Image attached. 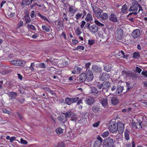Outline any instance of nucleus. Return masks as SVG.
Returning <instances> with one entry per match:
<instances>
[{"label": "nucleus", "instance_id": "obj_1", "mask_svg": "<svg viewBox=\"0 0 147 147\" xmlns=\"http://www.w3.org/2000/svg\"><path fill=\"white\" fill-rule=\"evenodd\" d=\"M110 84L108 81H105L101 83H98L97 87L99 89H102L103 92H107L108 91V88L110 87Z\"/></svg>", "mask_w": 147, "mask_h": 147}, {"label": "nucleus", "instance_id": "obj_2", "mask_svg": "<svg viewBox=\"0 0 147 147\" xmlns=\"http://www.w3.org/2000/svg\"><path fill=\"white\" fill-rule=\"evenodd\" d=\"M115 140L113 138L109 137L105 139L103 142V145L104 146L107 147H110L113 144Z\"/></svg>", "mask_w": 147, "mask_h": 147}, {"label": "nucleus", "instance_id": "obj_3", "mask_svg": "<svg viewBox=\"0 0 147 147\" xmlns=\"http://www.w3.org/2000/svg\"><path fill=\"white\" fill-rule=\"evenodd\" d=\"M129 10V11H132V13L129 14V16L131 15L132 14H134L135 15H137L138 13L137 3H136L134 4L131 5L130 7Z\"/></svg>", "mask_w": 147, "mask_h": 147}, {"label": "nucleus", "instance_id": "obj_4", "mask_svg": "<svg viewBox=\"0 0 147 147\" xmlns=\"http://www.w3.org/2000/svg\"><path fill=\"white\" fill-rule=\"evenodd\" d=\"M117 123L115 122H113L111 123L109 126L110 131L113 133L116 132L117 130Z\"/></svg>", "mask_w": 147, "mask_h": 147}, {"label": "nucleus", "instance_id": "obj_5", "mask_svg": "<svg viewBox=\"0 0 147 147\" xmlns=\"http://www.w3.org/2000/svg\"><path fill=\"white\" fill-rule=\"evenodd\" d=\"M79 98L78 97L72 98L67 97L65 98V102L67 105H70L72 103L76 102L78 100Z\"/></svg>", "mask_w": 147, "mask_h": 147}, {"label": "nucleus", "instance_id": "obj_6", "mask_svg": "<svg viewBox=\"0 0 147 147\" xmlns=\"http://www.w3.org/2000/svg\"><path fill=\"white\" fill-rule=\"evenodd\" d=\"M116 34V39L118 40H121L123 38V30L121 28H117Z\"/></svg>", "mask_w": 147, "mask_h": 147}, {"label": "nucleus", "instance_id": "obj_7", "mask_svg": "<svg viewBox=\"0 0 147 147\" xmlns=\"http://www.w3.org/2000/svg\"><path fill=\"white\" fill-rule=\"evenodd\" d=\"M92 72V71L89 69L86 70L85 75L88 80L91 81L93 79L94 76Z\"/></svg>", "mask_w": 147, "mask_h": 147}, {"label": "nucleus", "instance_id": "obj_8", "mask_svg": "<svg viewBox=\"0 0 147 147\" xmlns=\"http://www.w3.org/2000/svg\"><path fill=\"white\" fill-rule=\"evenodd\" d=\"M109 74L107 73H103L100 74L99 78L100 80L102 81H105L109 78Z\"/></svg>", "mask_w": 147, "mask_h": 147}, {"label": "nucleus", "instance_id": "obj_9", "mask_svg": "<svg viewBox=\"0 0 147 147\" xmlns=\"http://www.w3.org/2000/svg\"><path fill=\"white\" fill-rule=\"evenodd\" d=\"M117 126L119 132L120 134H122L124 129V124L121 122H118L117 123Z\"/></svg>", "mask_w": 147, "mask_h": 147}, {"label": "nucleus", "instance_id": "obj_10", "mask_svg": "<svg viewBox=\"0 0 147 147\" xmlns=\"http://www.w3.org/2000/svg\"><path fill=\"white\" fill-rule=\"evenodd\" d=\"M92 70L93 73H100L102 71L100 67L96 65H93L92 66Z\"/></svg>", "mask_w": 147, "mask_h": 147}, {"label": "nucleus", "instance_id": "obj_11", "mask_svg": "<svg viewBox=\"0 0 147 147\" xmlns=\"http://www.w3.org/2000/svg\"><path fill=\"white\" fill-rule=\"evenodd\" d=\"M86 103L88 105H91L94 103V100L93 97L88 96L85 100Z\"/></svg>", "mask_w": 147, "mask_h": 147}, {"label": "nucleus", "instance_id": "obj_12", "mask_svg": "<svg viewBox=\"0 0 147 147\" xmlns=\"http://www.w3.org/2000/svg\"><path fill=\"white\" fill-rule=\"evenodd\" d=\"M140 33V30L139 29H136L133 31L131 35L134 38H136L139 36Z\"/></svg>", "mask_w": 147, "mask_h": 147}, {"label": "nucleus", "instance_id": "obj_13", "mask_svg": "<svg viewBox=\"0 0 147 147\" xmlns=\"http://www.w3.org/2000/svg\"><path fill=\"white\" fill-rule=\"evenodd\" d=\"M98 29V26L95 24H93L90 26L89 31L92 33L97 32Z\"/></svg>", "mask_w": 147, "mask_h": 147}, {"label": "nucleus", "instance_id": "obj_14", "mask_svg": "<svg viewBox=\"0 0 147 147\" xmlns=\"http://www.w3.org/2000/svg\"><path fill=\"white\" fill-rule=\"evenodd\" d=\"M7 94L9 97V99L10 100H12V99L15 98L18 96L17 93L14 92H10Z\"/></svg>", "mask_w": 147, "mask_h": 147}, {"label": "nucleus", "instance_id": "obj_15", "mask_svg": "<svg viewBox=\"0 0 147 147\" xmlns=\"http://www.w3.org/2000/svg\"><path fill=\"white\" fill-rule=\"evenodd\" d=\"M91 92L93 95L95 96L100 95L101 93L100 91L98 90L95 87L91 88Z\"/></svg>", "mask_w": 147, "mask_h": 147}, {"label": "nucleus", "instance_id": "obj_16", "mask_svg": "<svg viewBox=\"0 0 147 147\" xmlns=\"http://www.w3.org/2000/svg\"><path fill=\"white\" fill-rule=\"evenodd\" d=\"M110 20L113 22H118L117 18L116 15L112 13L109 16Z\"/></svg>", "mask_w": 147, "mask_h": 147}, {"label": "nucleus", "instance_id": "obj_17", "mask_svg": "<svg viewBox=\"0 0 147 147\" xmlns=\"http://www.w3.org/2000/svg\"><path fill=\"white\" fill-rule=\"evenodd\" d=\"M86 79H87V78L84 73H82L79 76V80L81 82H84L85 81Z\"/></svg>", "mask_w": 147, "mask_h": 147}, {"label": "nucleus", "instance_id": "obj_18", "mask_svg": "<svg viewBox=\"0 0 147 147\" xmlns=\"http://www.w3.org/2000/svg\"><path fill=\"white\" fill-rule=\"evenodd\" d=\"M104 70L107 72H109L112 69L111 65L110 64H106L104 66Z\"/></svg>", "mask_w": 147, "mask_h": 147}, {"label": "nucleus", "instance_id": "obj_19", "mask_svg": "<svg viewBox=\"0 0 147 147\" xmlns=\"http://www.w3.org/2000/svg\"><path fill=\"white\" fill-rule=\"evenodd\" d=\"M63 114L65 115L66 118H70L75 115V114L71 111L64 113Z\"/></svg>", "mask_w": 147, "mask_h": 147}, {"label": "nucleus", "instance_id": "obj_20", "mask_svg": "<svg viewBox=\"0 0 147 147\" xmlns=\"http://www.w3.org/2000/svg\"><path fill=\"white\" fill-rule=\"evenodd\" d=\"M117 87L115 94H121L123 89V87L120 86H118Z\"/></svg>", "mask_w": 147, "mask_h": 147}, {"label": "nucleus", "instance_id": "obj_21", "mask_svg": "<svg viewBox=\"0 0 147 147\" xmlns=\"http://www.w3.org/2000/svg\"><path fill=\"white\" fill-rule=\"evenodd\" d=\"M107 102V98H103L101 100V104L105 108L107 107L108 104Z\"/></svg>", "mask_w": 147, "mask_h": 147}, {"label": "nucleus", "instance_id": "obj_22", "mask_svg": "<svg viewBox=\"0 0 147 147\" xmlns=\"http://www.w3.org/2000/svg\"><path fill=\"white\" fill-rule=\"evenodd\" d=\"M102 11L103 10L100 9H98L95 11V13L96 16L98 19L100 18V14Z\"/></svg>", "mask_w": 147, "mask_h": 147}, {"label": "nucleus", "instance_id": "obj_23", "mask_svg": "<svg viewBox=\"0 0 147 147\" xmlns=\"http://www.w3.org/2000/svg\"><path fill=\"white\" fill-rule=\"evenodd\" d=\"M111 101L112 104L114 105H116L119 102V100L116 97H112L111 99Z\"/></svg>", "mask_w": 147, "mask_h": 147}, {"label": "nucleus", "instance_id": "obj_24", "mask_svg": "<svg viewBox=\"0 0 147 147\" xmlns=\"http://www.w3.org/2000/svg\"><path fill=\"white\" fill-rule=\"evenodd\" d=\"M108 17V15L107 13H103L101 14L100 16V18H99L102 20H104L107 19Z\"/></svg>", "mask_w": 147, "mask_h": 147}, {"label": "nucleus", "instance_id": "obj_25", "mask_svg": "<svg viewBox=\"0 0 147 147\" xmlns=\"http://www.w3.org/2000/svg\"><path fill=\"white\" fill-rule=\"evenodd\" d=\"M92 110L94 113H98L100 111V107L99 106L96 105L93 106L92 108Z\"/></svg>", "mask_w": 147, "mask_h": 147}, {"label": "nucleus", "instance_id": "obj_26", "mask_svg": "<svg viewBox=\"0 0 147 147\" xmlns=\"http://www.w3.org/2000/svg\"><path fill=\"white\" fill-rule=\"evenodd\" d=\"M130 132L127 129H126L124 131V137L125 140H128L129 139V134Z\"/></svg>", "mask_w": 147, "mask_h": 147}, {"label": "nucleus", "instance_id": "obj_27", "mask_svg": "<svg viewBox=\"0 0 147 147\" xmlns=\"http://www.w3.org/2000/svg\"><path fill=\"white\" fill-rule=\"evenodd\" d=\"M24 18L26 23H28L30 22L31 20L28 13H26L24 16Z\"/></svg>", "mask_w": 147, "mask_h": 147}, {"label": "nucleus", "instance_id": "obj_28", "mask_svg": "<svg viewBox=\"0 0 147 147\" xmlns=\"http://www.w3.org/2000/svg\"><path fill=\"white\" fill-rule=\"evenodd\" d=\"M42 28L44 31L49 32L50 30L51 27L48 26L43 25L42 26Z\"/></svg>", "mask_w": 147, "mask_h": 147}, {"label": "nucleus", "instance_id": "obj_29", "mask_svg": "<svg viewBox=\"0 0 147 147\" xmlns=\"http://www.w3.org/2000/svg\"><path fill=\"white\" fill-rule=\"evenodd\" d=\"M127 6L126 4H125L122 6V7L121 8V13H125L127 10Z\"/></svg>", "mask_w": 147, "mask_h": 147}, {"label": "nucleus", "instance_id": "obj_30", "mask_svg": "<svg viewBox=\"0 0 147 147\" xmlns=\"http://www.w3.org/2000/svg\"><path fill=\"white\" fill-rule=\"evenodd\" d=\"M126 86H127V92L130 90V89H132L133 87V85L132 84H131V82H126Z\"/></svg>", "mask_w": 147, "mask_h": 147}, {"label": "nucleus", "instance_id": "obj_31", "mask_svg": "<svg viewBox=\"0 0 147 147\" xmlns=\"http://www.w3.org/2000/svg\"><path fill=\"white\" fill-rule=\"evenodd\" d=\"M85 20L87 22L92 21V15L90 13H88L86 18Z\"/></svg>", "mask_w": 147, "mask_h": 147}, {"label": "nucleus", "instance_id": "obj_32", "mask_svg": "<svg viewBox=\"0 0 147 147\" xmlns=\"http://www.w3.org/2000/svg\"><path fill=\"white\" fill-rule=\"evenodd\" d=\"M141 122H140V123H136L134 122H132L131 123V125L133 127V128L136 127V129L138 128L137 126L138 125L139 126L141 127Z\"/></svg>", "mask_w": 147, "mask_h": 147}, {"label": "nucleus", "instance_id": "obj_33", "mask_svg": "<svg viewBox=\"0 0 147 147\" xmlns=\"http://www.w3.org/2000/svg\"><path fill=\"white\" fill-rule=\"evenodd\" d=\"M37 15H38V16L40 17V18L41 19H43L47 21L48 22H49V20L46 17H45L44 16H42V15L40 13H37Z\"/></svg>", "mask_w": 147, "mask_h": 147}, {"label": "nucleus", "instance_id": "obj_34", "mask_svg": "<svg viewBox=\"0 0 147 147\" xmlns=\"http://www.w3.org/2000/svg\"><path fill=\"white\" fill-rule=\"evenodd\" d=\"M140 57V55L139 53L138 52H135L133 54V57L134 58L138 59Z\"/></svg>", "mask_w": 147, "mask_h": 147}, {"label": "nucleus", "instance_id": "obj_35", "mask_svg": "<svg viewBox=\"0 0 147 147\" xmlns=\"http://www.w3.org/2000/svg\"><path fill=\"white\" fill-rule=\"evenodd\" d=\"M22 5H28L30 4L29 0H23L22 3L21 4Z\"/></svg>", "mask_w": 147, "mask_h": 147}, {"label": "nucleus", "instance_id": "obj_36", "mask_svg": "<svg viewBox=\"0 0 147 147\" xmlns=\"http://www.w3.org/2000/svg\"><path fill=\"white\" fill-rule=\"evenodd\" d=\"M55 131L57 134H60L63 133V129L60 127H59L56 129Z\"/></svg>", "mask_w": 147, "mask_h": 147}, {"label": "nucleus", "instance_id": "obj_37", "mask_svg": "<svg viewBox=\"0 0 147 147\" xmlns=\"http://www.w3.org/2000/svg\"><path fill=\"white\" fill-rule=\"evenodd\" d=\"M18 66H24L26 63L25 61H23L20 60L19 59H18Z\"/></svg>", "mask_w": 147, "mask_h": 147}, {"label": "nucleus", "instance_id": "obj_38", "mask_svg": "<svg viewBox=\"0 0 147 147\" xmlns=\"http://www.w3.org/2000/svg\"><path fill=\"white\" fill-rule=\"evenodd\" d=\"M16 100L18 102L21 104H22L25 101L24 98H17Z\"/></svg>", "mask_w": 147, "mask_h": 147}, {"label": "nucleus", "instance_id": "obj_39", "mask_svg": "<svg viewBox=\"0 0 147 147\" xmlns=\"http://www.w3.org/2000/svg\"><path fill=\"white\" fill-rule=\"evenodd\" d=\"M94 23L96 24H95L97 25L98 26H99L102 27H103L104 26V24L99 22L97 20H95L94 21Z\"/></svg>", "mask_w": 147, "mask_h": 147}, {"label": "nucleus", "instance_id": "obj_40", "mask_svg": "<svg viewBox=\"0 0 147 147\" xmlns=\"http://www.w3.org/2000/svg\"><path fill=\"white\" fill-rule=\"evenodd\" d=\"M109 134V131H105L103 133H102L101 135V136L104 138H105Z\"/></svg>", "mask_w": 147, "mask_h": 147}, {"label": "nucleus", "instance_id": "obj_41", "mask_svg": "<svg viewBox=\"0 0 147 147\" xmlns=\"http://www.w3.org/2000/svg\"><path fill=\"white\" fill-rule=\"evenodd\" d=\"M102 143L98 142V141H95L94 145V147H100V146Z\"/></svg>", "mask_w": 147, "mask_h": 147}, {"label": "nucleus", "instance_id": "obj_42", "mask_svg": "<svg viewBox=\"0 0 147 147\" xmlns=\"http://www.w3.org/2000/svg\"><path fill=\"white\" fill-rule=\"evenodd\" d=\"M37 68H43L46 67V65H45L43 63H38L37 65Z\"/></svg>", "mask_w": 147, "mask_h": 147}, {"label": "nucleus", "instance_id": "obj_43", "mask_svg": "<svg viewBox=\"0 0 147 147\" xmlns=\"http://www.w3.org/2000/svg\"><path fill=\"white\" fill-rule=\"evenodd\" d=\"M82 16V14L80 13H78L75 16V18L77 20H79L80 19Z\"/></svg>", "mask_w": 147, "mask_h": 147}, {"label": "nucleus", "instance_id": "obj_44", "mask_svg": "<svg viewBox=\"0 0 147 147\" xmlns=\"http://www.w3.org/2000/svg\"><path fill=\"white\" fill-rule=\"evenodd\" d=\"M18 59L13 60L10 61L11 63L13 65L18 66Z\"/></svg>", "mask_w": 147, "mask_h": 147}, {"label": "nucleus", "instance_id": "obj_45", "mask_svg": "<svg viewBox=\"0 0 147 147\" xmlns=\"http://www.w3.org/2000/svg\"><path fill=\"white\" fill-rule=\"evenodd\" d=\"M17 114L19 119L21 121H23L24 119V118L22 115L20 113L18 112H17Z\"/></svg>", "mask_w": 147, "mask_h": 147}, {"label": "nucleus", "instance_id": "obj_46", "mask_svg": "<svg viewBox=\"0 0 147 147\" xmlns=\"http://www.w3.org/2000/svg\"><path fill=\"white\" fill-rule=\"evenodd\" d=\"M28 28H30V29L33 30H36V28L33 25L31 24H28Z\"/></svg>", "mask_w": 147, "mask_h": 147}, {"label": "nucleus", "instance_id": "obj_47", "mask_svg": "<svg viewBox=\"0 0 147 147\" xmlns=\"http://www.w3.org/2000/svg\"><path fill=\"white\" fill-rule=\"evenodd\" d=\"M34 63H32L30 65V66L29 67V69L31 71H33L34 69Z\"/></svg>", "mask_w": 147, "mask_h": 147}, {"label": "nucleus", "instance_id": "obj_48", "mask_svg": "<svg viewBox=\"0 0 147 147\" xmlns=\"http://www.w3.org/2000/svg\"><path fill=\"white\" fill-rule=\"evenodd\" d=\"M72 7V6H70L69 8V11L71 13L74 14L75 12L76 11L74 9L71 8Z\"/></svg>", "mask_w": 147, "mask_h": 147}, {"label": "nucleus", "instance_id": "obj_49", "mask_svg": "<svg viewBox=\"0 0 147 147\" xmlns=\"http://www.w3.org/2000/svg\"><path fill=\"white\" fill-rule=\"evenodd\" d=\"M30 16L32 18H34L36 16V15L35 13V12L34 10H33L31 12Z\"/></svg>", "mask_w": 147, "mask_h": 147}, {"label": "nucleus", "instance_id": "obj_50", "mask_svg": "<svg viewBox=\"0 0 147 147\" xmlns=\"http://www.w3.org/2000/svg\"><path fill=\"white\" fill-rule=\"evenodd\" d=\"M20 142L22 144L24 145H26L28 144V142L26 140H24L22 138H21L20 139Z\"/></svg>", "mask_w": 147, "mask_h": 147}, {"label": "nucleus", "instance_id": "obj_51", "mask_svg": "<svg viewBox=\"0 0 147 147\" xmlns=\"http://www.w3.org/2000/svg\"><path fill=\"white\" fill-rule=\"evenodd\" d=\"M137 6H138V8H139L138 11V13L139 12V11H142L143 10L142 7L138 3H137Z\"/></svg>", "mask_w": 147, "mask_h": 147}, {"label": "nucleus", "instance_id": "obj_52", "mask_svg": "<svg viewBox=\"0 0 147 147\" xmlns=\"http://www.w3.org/2000/svg\"><path fill=\"white\" fill-rule=\"evenodd\" d=\"M96 139H97V140H96V141H98V142L102 143V139L100 136H98L97 137Z\"/></svg>", "mask_w": 147, "mask_h": 147}, {"label": "nucleus", "instance_id": "obj_53", "mask_svg": "<svg viewBox=\"0 0 147 147\" xmlns=\"http://www.w3.org/2000/svg\"><path fill=\"white\" fill-rule=\"evenodd\" d=\"M3 113H7L9 115H11V113L10 111L6 109H4L3 110Z\"/></svg>", "mask_w": 147, "mask_h": 147}, {"label": "nucleus", "instance_id": "obj_54", "mask_svg": "<svg viewBox=\"0 0 147 147\" xmlns=\"http://www.w3.org/2000/svg\"><path fill=\"white\" fill-rule=\"evenodd\" d=\"M91 63L90 62L87 63L85 64V67L86 68V70L89 68L90 66L91 65Z\"/></svg>", "mask_w": 147, "mask_h": 147}, {"label": "nucleus", "instance_id": "obj_55", "mask_svg": "<svg viewBox=\"0 0 147 147\" xmlns=\"http://www.w3.org/2000/svg\"><path fill=\"white\" fill-rule=\"evenodd\" d=\"M100 123V121L96 122L93 124V126L94 127H97L99 125Z\"/></svg>", "mask_w": 147, "mask_h": 147}, {"label": "nucleus", "instance_id": "obj_56", "mask_svg": "<svg viewBox=\"0 0 147 147\" xmlns=\"http://www.w3.org/2000/svg\"><path fill=\"white\" fill-rule=\"evenodd\" d=\"M82 33L79 28H77L76 30V33L77 34L79 35Z\"/></svg>", "mask_w": 147, "mask_h": 147}, {"label": "nucleus", "instance_id": "obj_57", "mask_svg": "<svg viewBox=\"0 0 147 147\" xmlns=\"http://www.w3.org/2000/svg\"><path fill=\"white\" fill-rule=\"evenodd\" d=\"M77 49H78V50L81 49L82 50H83L84 49V47L83 46L79 45L77 47Z\"/></svg>", "mask_w": 147, "mask_h": 147}, {"label": "nucleus", "instance_id": "obj_58", "mask_svg": "<svg viewBox=\"0 0 147 147\" xmlns=\"http://www.w3.org/2000/svg\"><path fill=\"white\" fill-rule=\"evenodd\" d=\"M95 43L94 40H88V44L90 45H92L93 44Z\"/></svg>", "mask_w": 147, "mask_h": 147}, {"label": "nucleus", "instance_id": "obj_59", "mask_svg": "<svg viewBox=\"0 0 147 147\" xmlns=\"http://www.w3.org/2000/svg\"><path fill=\"white\" fill-rule=\"evenodd\" d=\"M142 71V69L140 68L139 67H136V71L137 72H138L139 73H140L141 71Z\"/></svg>", "mask_w": 147, "mask_h": 147}, {"label": "nucleus", "instance_id": "obj_60", "mask_svg": "<svg viewBox=\"0 0 147 147\" xmlns=\"http://www.w3.org/2000/svg\"><path fill=\"white\" fill-rule=\"evenodd\" d=\"M71 121H76V115L75 114V115L71 117Z\"/></svg>", "mask_w": 147, "mask_h": 147}, {"label": "nucleus", "instance_id": "obj_61", "mask_svg": "<svg viewBox=\"0 0 147 147\" xmlns=\"http://www.w3.org/2000/svg\"><path fill=\"white\" fill-rule=\"evenodd\" d=\"M90 23L88 22L86 24L84 28H87L90 30Z\"/></svg>", "mask_w": 147, "mask_h": 147}, {"label": "nucleus", "instance_id": "obj_62", "mask_svg": "<svg viewBox=\"0 0 147 147\" xmlns=\"http://www.w3.org/2000/svg\"><path fill=\"white\" fill-rule=\"evenodd\" d=\"M86 22L84 21H83L81 22V24L80 25V27L82 28L86 24Z\"/></svg>", "mask_w": 147, "mask_h": 147}, {"label": "nucleus", "instance_id": "obj_63", "mask_svg": "<svg viewBox=\"0 0 147 147\" xmlns=\"http://www.w3.org/2000/svg\"><path fill=\"white\" fill-rule=\"evenodd\" d=\"M58 147H64L65 144L63 142H61L59 143L58 144Z\"/></svg>", "mask_w": 147, "mask_h": 147}, {"label": "nucleus", "instance_id": "obj_64", "mask_svg": "<svg viewBox=\"0 0 147 147\" xmlns=\"http://www.w3.org/2000/svg\"><path fill=\"white\" fill-rule=\"evenodd\" d=\"M117 86H116L113 85L111 88V90L112 91H114L116 90Z\"/></svg>", "mask_w": 147, "mask_h": 147}]
</instances>
